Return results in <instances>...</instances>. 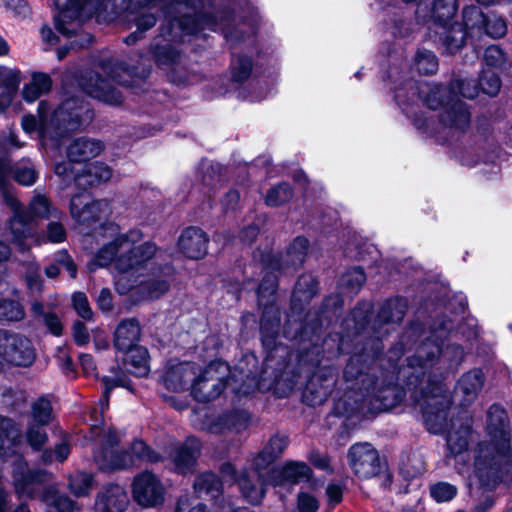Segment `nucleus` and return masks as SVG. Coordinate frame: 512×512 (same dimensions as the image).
<instances>
[{"mask_svg": "<svg viewBox=\"0 0 512 512\" xmlns=\"http://www.w3.org/2000/svg\"><path fill=\"white\" fill-rule=\"evenodd\" d=\"M113 376H105L102 381L104 384L103 399L100 401L101 411L108 407L109 395L114 387H125L130 389L129 379L123 372L112 370Z\"/></svg>", "mask_w": 512, "mask_h": 512, "instance_id": "obj_45", "label": "nucleus"}, {"mask_svg": "<svg viewBox=\"0 0 512 512\" xmlns=\"http://www.w3.org/2000/svg\"><path fill=\"white\" fill-rule=\"evenodd\" d=\"M199 455L200 442L196 438H188L175 451L173 461L176 469L181 473L191 470L195 466Z\"/></svg>", "mask_w": 512, "mask_h": 512, "instance_id": "obj_31", "label": "nucleus"}, {"mask_svg": "<svg viewBox=\"0 0 512 512\" xmlns=\"http://www.w3.org/2000/svg\"><path fill=\"white\" fill-rule=\"evenodd\" d=\"M30 216L43 219H59L62 213L53 207L49 199L40 193H36L29 203V208L26 210Z\"/></svg>", "mask_w": 512, "mask_h": 512, "instance_id": "obj_37", "label": "nucleus"}, {"mask_svg": "<svg viewBox=\"0 0 512 512\" xmlns=\"http://www.w3.org/2000/svg\"><path fill=\"white\" fill-rule=\"evenodd\" d=\"M91 434L94 440V460L102 471L125 470L138 467L145 462H158L161 457L143 441L135 440L129 449L117 451L120 437L110 426L93 424Z\"/></svg>", "mask_w": 512, "mask_h": 512, "instance_id": "obj_4", "label": "nucleus"}, {"mask_svg": "<svg viewBox=\"0 0 512 512\" xmlns=\"http://www.w3.org/2000/svg\"><path fill=\"white\" fill-rule=\"evenodd\" d=\"M478 86L483 93L489 96H495L501 88V81L496 72L491 69H487L482 72Z\"/></svg>", "mask_w": 512, "mask_h": 512, "instance_id": "obj_54", "label": "nucleus"}, {"mask_svg": "<svg viewBox=\"0 0 512 512\" xmlns=\"http://www.w3.org/2000/svg\"><path fill=\"white\" fill-rule=\"evenodd\" d=\"M9 167L7 159L0 157V192L4 203L11 209L13 215L8 221V227L11 234V241L22 252L29 251L31 244L28 240H32L35 244L40 245V234H38L32 223L33 218L22 207L13 191L8 187Z\"/></svg>", "mask_w": 512, "mask_h": 512, "instance_id": "obj_9", "label": "nucleus"}, {"mask_svg": "<svg viewBox=\"0 0 512 512\" xmlns=\"http://www.w3.org/2000/svg\"><path fill=\"white\" fill-rule=\"evenodd\" d=\"M59 219L51 220L46 227V233L40 235L41 244L44 242L61 243L66 239V229Z\"/></svg>", "mask_w": 512, "mask_h": 512, "instance_id": "obj_57", "label": "nucleus"}, {"mask_svg": "<svg viewBox=\"0 0 512 512\" xmlns=\"http://www.w3.org/2000/svg\"><path fill=\"white\" fill-rule=\"evenodd\" d=\"M407 303L402 298H394L386 301L380 308L376 324H398L406 313Z\"/></svg>", "mask_w": 512, "mask_h": 512, "instance_id": "obj_36", "label": "nucleus"}, {"mask_svg": "<svg viewBox=\"0 0 512 512\" xmlns=\"http://www.w3.org/2000/svg\"><path fill=\"white\" fill-rule=\"evenodd\" d=\"M484 60L488 66H500L505 60L504 53L498 46L491 45L485 49Z\"/></svg>", "mask_w": 512, "mask_h": 512, "instance_id": "obj_64", "label": "nucleus"}, {"mask_svg": "<svg viewBox=\"0 0 512 512\" xmlns=\"http://www.w3.org/2000/svg\"><path fill=\"white\" fill-rule=\"evenodd\" d=\"M308 244L306 238L297 237L289 246L285 256H268L267 267L272 270H281L284 272L300 267L305 261Z\"/></svg>", "mask_w": 512, "mask_h": 512, "instance_id": "obj_18", "label": "nucleus"}, {"mask_svg": "<svg viewBox=\"0 0 512 512\" xmlns=\"http://www.w3.org/2000/svg\"><path fill=\"white\" fill-rule=\"evenodd\" d=\"M112 177L111 168L102 162H95L77 170L74 176L75 184L83 189L107 182Z\"/></svg>", "mask_w": 512, "mask_h": 512, "instance_id": "obj_25", "label": "nucleus"}, {"mask_svg": "<svg viewBox=\"0 0 512 512\" xmlns=\"http://www.w3.org/2000/svg\"><path fill=\"white\" fill-rule=\"evenodd\" d=\"M203 0H176L165 9L166 24L160 28L161 37L167 42L151 45V52L156 63L160 66H170L178 62L180 53L174 49L170 41H182L184 35H193L209 28L216 30L220 27L225 30L223 21H228L227 16L210 15L204 12Z\"/></svg>", "mask_w": 512, "mask_h": 512, "instance_id": "obj_2", "label": "nucleus"}, {"mask_svg": "<svg viewBox=\"0 0 512 512\" xmlns=\"http://www.w3.org/2000/svg\"><path fill=\"white\" fill-rule=\"evenodd\" d=\"M141 238L142 233L139 230L118 234L112 241L104 244L88 263L89 271L93 272L113 263L115 269L122 275L119 281L125 274L138 273L157 251L155 244L151 242L135 246Z\"/></svg>", "mask_w": 512, "mask_h": 512, "instance_id": "obj_5", "label": "nucleus"}, {"mask_svg": "<svg viewBox=\"0 0 512 512\" xmlns=\"http://www.w3.org/2000/svg\"><path fill=\"white\" fill-rule=\"evenodd\" d=\"M227 371L226 363H210L191 384L192 396L199 402H209L219 397L227 385L224 375Z\"/></svg>", "mask_w": 512, "mask_h": 512, "instance_id": "obj_13", "label": "nucleus"}, {"mask_svg": "<svg viewBox=\"0 0 512 512\" xmlns=\"http://www.w3.org/2000/svg\"><path fill=\"white\" fill-rule=\"evenodd\" d=\"M450 90L436 83L409 82L406 87L399 88L395 92V99L401 106L403 112L412 117L410 102L414 103L415 98L421 100L429 109L436 110L440 107L445 109L447 102H452Z\"/></svg>", "mask_w": 512, "mask_h": 512, "instance_id": "obj_10", "label": "nucleus"}, {"mask_svg": "<svg viewBox=\"0 0 512 512\" xmlns=\"http://www.w3.org/2000/svg\"><path fill=\"white\" fill-rule=\"evenodd\" d=\"M208 238L199 228L185 229L178 240L181 252L191 259H200L207 253Z\"/></svg>", "mask_w": 512, "mask_h": 512, "instance_id": "obj_21", "label": "nucleus"}, {"mask_svg": "<svg viewBox=\"0 0 512 512\" xmlns=\"http://www.w3.org/2000/svg\"><path fill=\"white\" fill-rule=\"evenodd\" d=\"M263 470L244 471L238 479L242 496L251 504H259L265 495V480Z\"/></svg>", "mask_w": 512, "mask_h": 512, "instance_id": "obj_22", "label": "nucleus"}, {"mask_svg": "<svg viewBox=\"0 0 512 512\" xmlns=\"http://www.w3.org/2000/svg\"><path fill=\"white\" fill-rule=\"evenodd\" d=\"M269 301L263 310L260 331L262 336V343L268 349H273L276 343V338L280 326V313L272 305H268Z\"/></svg>", "mask_w": 512, "mask_h": 512, "instance_id": "obj_30", "label": "nucleus"}, {"mask_svg": "<svg viewBox=\"0 0 512 512\" xmlns=\"http://www.w3.org/2000/svg\"><path fill=\"white\" fill-rule=\"evenodd\" d=\"M359 356L351 357L344 369V378L347 381H358V389L363 396V401L373 412L387 411L403 399V391L395 386L392 381L386 382L375 377L374 374L362 373L358 369Z\"/></svg>", "mask_w": 512, "mask_h": 512, "instance_id": "obj_8", "label": "nucleus"}, {"mask_svg": "<svg viewBox=\"0 0 512 512\" xmlns=\"http://www.w3.org/2000/svg\"><path fill=\"white\" fill-rule=\"evenodd\" d=\"M470 426L468 424L461 423L456 427V423H453L452 429L447 435V454L445 456L447 463H450L451 459L457 460V458H463L464 453L467 452L469 445Z\"/></svg>", "mask_w": 512, "mask_h": 512, "instance_id": "obj_28", "label": "nucleus"}, {"mask_svg": "<svg viewBox=\"0 0 512 512\" xmlns=\"http://www.w3.org/2000/svg\"><path fill=\"white\" fill-rule=\"evenodd\" d=\"M456 13V0H434L429 19L445 28Z\"/></svg>", "mask_w": 512, "mask_h": 512, "instance_id": "obj_40", "label": "nucleus"}, {"mask_svg": "<svg viewBox=\"0 0 512 512\" xmlns=\"http://www.w3.org/2000/svg\"><path fill=\"white\" fill-rule=\"evenodd\" d=\"M349 464L359 478L368 479L380 471V459L377 450L367 442L356 443L348 451Z\"/></svg>", "mask_w": 512, "mask_h": 512, "instance_id": "obj_15", "label": "nucleus"}, {"mask_svg": "<svg viewBox=\"0 0 512 512\" xmlns=\"http://www.w3.org/2000/svg\"><path fill=\"white\" fill-rule=\"evenodd\" d=\"M73 308L77 314L86 321L93 318V311L89 305L87 296L82 292H76L72 295Z\"/></svg>", "mask_w": 512, "mask_h": 512, "instance_id": "obj_61", "label": "nucleus"}, {"mask_svg": "<svg viewBox=\"0 0 512 512\" xmlns=\"http://www.w3.org/2000/svg\"><path fill=\"white\" fill-rule=\"evenodd\" d=\"M45 425L28 422L25 431L27 444L35 451H40L48 441Z\"/></svg>", "mask_w": 512, "mask_h": 512, "instance_id": "obj_46", "label": "nucleus"}, {"mask_svg": "<svg viewBox=\"0 0 512 512\" xmlns=\"http://www.w3.org/2000/svg\"><path fill=\"white\" fill-rule=\"evenodd\" d=\"M36 359L32 341L21 333L0 330V364L30 367Z\"/></svg>", "mask_w": 512, "mask_h": 512, "instance_id": "obj_12", "label": "nucleus"}, {"mask_svg": "<svg viewBox=\"0 0 512 512\" xmlns=\"http://www.w3.org/2000/svg\"><path fill=\"white\" fill-rule=\"evenodd\" d=\"M482 29L492 38H501L507 33V24L503 17L492 14L486 16Z\"/></svg>", "mask_w": 512, "mask_h": 512, "instance_id": "obj_59", "label": "nucleus"}, {"mask_svg": "<svg viewBox=\"0 0 512 512\" xmlns=\"http://www.w3.org/2000/svg\"><path fill=\"white\" fill-rule=\"evenodd\" d=\"M171 274V268L166 266L162 269L160 275L153 274L148 279L139 282L141 289L146 295L153 299L158 298L168 291L170 287L169 275ZM138 282L135 280L128 285L127 289L136 286Z\"/></svg>", "mask_w": 512, "mask_h": 512, "instance_id": "obj_33", "label": "nucleus"}, {"mask_svg": "<svg viewBox=\"0 0 512 512\" xmlns=\"http://www.w3.org/2000/svg\"><path fill=\"white\" fill-rule=\"evenodd\" d=\"M232 79L235 82H244L252 71V61L246 56H238L232 60Z\"/></svg>", "mask_w": 512, "mask_h": 512, "instance_id": "obj_56", "label": "nucleus"}, {"mask_svg": "<svg viewBox=\"0 0 512 512\" xmlns=\"http://www.w3.org/2000/svg\"><path fill=\"white\" fill-rule=\"evenodd\" d=\"M128 504L125 489L120 485H109L98 495L95 512H123Z\"/></svg>", "mask_w": 512, "mask_h": 512, "instance_id": "obj_23", "label": "nucleus"}, {"mask_svg": "<svg viewBox=\"0 0 512 512\" xmlns=\"http://www.w3.org/2000/svg\"><path fill=\"white\" fill-rule=\"evenodd\" d=\"M52 86V81L47 74L34 73L31 82L24 85L22 96L27 102L36 101L42 94L47 93Z\"/></svg>", "mask_w": 512, "mask_h": 512, "instance_id": "obj_38", "label": "nucleus"}, {"mask_svg": "<svg viewBox=\"0 0 512 512\" xmlns=\"http://www.w3.org/2000/svg\"><path fill=\"white\" fill-rule=\"evenodd\" d=\"M93 478L91 474L85 472H77L69 479V488L76 496L87 495L92 488Z\"/></svg>", "mask_w": 512, "mask_h": 512, "instance_id": "obj_51", "label": "nucleus"}, {"mask_svg": "<svg viewBox=\"0 0 512 512\" xmlns=\"http://www.w3.org/2000/svg\"><path fill=\"white\" fill-rule=\"evenodd\" d=\"M194 490L199 497L210 496L216 498L222 490V482L215 473H202L195 479Z\"/></svg>", "mask_w": 512, "mask_h": 512, "instance_id": "obj_39", "label": "nucleus"}, {"mask_svg": "<svg viewBox=\"0 0 512 512\" xmlns=\"http://www.w3.org/2000/svg\"><path fill=\"white\" fill-rule=\"evenodd\" d=\"M24 265L27 288L32 293H41L43 289V280L40 275L39 265L34 261L27 262Z\"/></svg>", "mask_w": 512, "mask_h": 512, "instance_id": "obj_53", "label": "nucleus"}, {"mask_svg": "<svg viewBox=\"0 0 512 512\" xmlns=\"http://www.w3.org/2000/svg\"><path fill=\"white\" fill-rule=\"evenodd\" d=\"M311 475L310 467L304 462H288L281 471L284 480L291 483H297L301 480L308 479Z\"/></svg>", "mask_w": 512, "mask_h": 512, "instance_id": "obj_47", "label": "nucleus"}, {"mask_svg": "<svg viewBox=\"0 0 512 512\" xmlns=\"http://www.w3.org/2000/svg\"><path fill=\"white\" fill-rule=\"evenodd\" d=\"M486 15L477 6H468L463 10L464 30H481L485 23Z\"/></svg>", "mask_w": 512, "mask_h": 512, "instance_id": "obj_52", "label": "nucleus"}, {"mask_svg": "<svg viewBox=\"0 0 512 512\" xmlns=\"http://www.w3.org/2000/svg\"><path fill=\"white\" fill-rule=\"evenodd\" d=\"M439 355L458 364L464 358V350L457 344L441 349L437 343L427 340L417 348L412 357L408 358L407 367L399 371V374L407 378L409 389L420 390L421 399L416 398V401L420 403L425 423L433 433L443 430L446 411L450 404L448 396L442 394L441 384L431 383L429 371Z\"/></svg>", "mask_w": 512, "mask_h": 512, "instance_id": "obj_1", "label": "nucleus"}, {"mask_svg": "<svg viewBox=\"0 0 512 512\" xmlns=\"http://www.w3.org/2000/svg\"><path fill=\"white\" fill-rule=\"evenodd\" d=\"M0 157H5L7 159L8 167H9V179H8V187L11 189L10 179L13 174L14 179L21 185L29 186L32 185L37 178V173L31 165H19L16 166L14 170H12L10 165V159L8 158L6 153L0 152Z\"/></svg>", "mask_w": 512, "mask_h": 512, "instance_id": "obj_44", "label": "nucleus"}, {"mask_svg": "<svg viewBox=\"0 0 512 512\" xmlns=\"http://www.w3.org/2000/svg\"><path fill=\"white\" fill-rule=\"evenodd\" d=\"M318 290V283L311 275L301 276L296 285L293 297L298 300H310Z\"/></svg>", "mask_w": 512, "mask_h": 512, "instance_id": "obj_48", "label": "nucleus"}, {"mask_svg": "<svg viewBox=\"0 0 512 512\" xmlns=\"http://www.w3.org/2000/svg\"><path fill=\"white\" fill-rule=\"evenodd\" d=\"M416 65L419 72L432 74L437 71L438 61L434 53L429 50H420L416 56Z\"/></svg>", "mask_w": 512, "mask_h": 512, "instance_id": "obj_60", "label": "nucleus"}, {"mask_svg": "<svg viewBox=\"0 0 512 512\" xmlns=\"http://www.w3.org/2000/svg\"><path fill=\"white\" fill-rule=\"evenodd\" d=\"M471 115L466 104L460 100L447 102V107L440 113L436 122L426 115H415L414 126L421 132L435 135L442 129H449L454 132H465L470 126Z\"/></svg>", "mask_w": 512, "mask_h": 512, "instance_id": "obj_11", "label": "nucleus"}, {"mask_svg": "<svg viewBox=\"0 0 512 512\" xmlns=\"http://www.w3.org/2000/svg\"><path fill=\"white\" fill-rule=\"evenodd\" d=\"M20 438V428L11 418L0 415V459L14 453L16 440Z\"/></svg>", "mask_w": 512, "mask_h": 512, "instance_id": "obj_34", "label": "nucleus"}, {"mask_svg": "<svg viewBox=\"0 0 512 512\" xmlns=\"http://www.w3.org/2000/svg\"><path fill=\"white\" fill-rule=\"evenodd\" d=\"M74 0H54V4L58 9V13L55 15V27L57 31H67L75 29L77 26L76 22H71V28L65 27L66 20L69 19H77V17L81 15H89L99 8H101L106 0H96L95 2L92 0H88L84 3L81 8L73 9V7L69 6V3H72Z\"/></svg>", "mask_w": 512, "mask_h": 512, "instance_id": "obj_19", "label": "nucleus"}, {"mask_svg": "<svg viewBox=\"0 0 512 512\" xmlns=\"http://www.w3.org/2000/svg\"><path fill=\"white\" fill-rule=\"evenodd\" d=\"M13 484L16 494L22 498L40 497L48 506V512H75V503L67 496L59 494L53 487L42 491L41 485L49 480L50 475L40 469L31 470L22 457L13 463Z\"/></svg>", "mask_w": 512, "mask_h": 512, "instance_id": "obj_7", "label": "nucleus"}, {"mask_svg": "<svg viewBox=\"0 0 512 512\" xmlns=\"http://www.w3.org/2000/svg\"><path fill=\"white\" fill-rule=\"evenodd\" d=\"M140 325L135 318L122 320L114 333V346L121 352H132L140 339Z\"/></svg>", "mask_w": 512, "mask_h": 512, "instance_id": "obj_24", "label": "nucleus"}, {"mask_svg": "<svg viewBox=\"0 0 512 512\" xmlns=\"http://www.w3.org/2000/svg\"><path fill=\"white\" fill-rule=\"evenodd\" d=\"M450 94L461 95L473 99L479 93L478 82L475 79H454L450 83Z\"/></svg>", "mask_w": 512, "mask_h": 512, "instance_id": "obj_49", "label": "nucleus"}, {"mask_svg": "<svg viewBox=\"0 0 512 512\" xmlns=\"http://www.w3.org/2000/svg\"><path fill=\"white\" fill-rule=\"evenodd\" d=\"M366 281L364 271L359 268L347 270L340 278L339 285L347 294H356Z\"/></svg>", "mask_w": 512, "mask_h": 512, "instance_id": "obj_42", "label": "nucleus"}, {"mask_svg": "<svg viewBox=\"0 0 512 512\" xmlns=\"http://www.w3.org/2000/svg\"><path fill=\"white\" fill-rule=\"evenodd\" d=\"M487 431L490 441L479 446L474 473L482 486L493 488L512 474L509 418L502 406L488 409Z\"/></svg>", "mask_w": 512, "mask_h": 512, "instance_id": "obj_3", "label": "nucleus"}, {"mask_svg": "<svg viewBox=\"0 0 512 512\" xmlns=\"http://www.w3.org/2000/svg\"><path fill=\"white\" fill-rule=\"evenodd\" d=\"M132 496L142 507H156L164 502L165 488L155 474L144 471L133 479Z\"/></svg>", "mask_w": 512, "mask_h": 512, "instance_id": "obj_14", "label": "nucleus"}, {"mask_svg": "<svg viewBox=\"0 0 512 512\" xmlns=\"http://www.w3.org/2000/svg\"><path fill=\"white\" fill-rule=\"evenodd\" d=\"M277 290V280L276 277L272 274H267L264 276L262 282L258 288V298L259 304H263V298L268 295L272 296Z\"/></svg>", "mask_w": 512, "mask_h": 512, "instance_id": "obj_63", "label": "nucleus"}, {"mask_svg": "<svg viewBox=\"0 0 512 512\" xmlns=\"http://www.w3.org/2000/svg\"><path fill=\"white\" fill-rule=\"evenodd\" d=\"M101 71L86 73L81 77L79 85L85 93L109 105H118L123 100L121 92L111 80L119 85L129 86L132 85L134 77L142 78L146 75L144 71L138 73L136 67H129L115 59L102 62Z\"/></svg>", "mask_w": 512, "mask_h": 512, "instance_id": "obj_6", "label": "nucleus"}, {"mask_svg": "<svg viewBox=\"0 0 512 512\" xmlns=\"http://www.w3.org/2000/svg\"><path fill=\"white\" fill-rule=\"evenodd\" d=\"M70 211L78 223L90 225L107 216L111 207L110 202L106 199L88 201L86 196L78 194L71 199Z\"/></svg>", "mask_w": 512, "mask_h": 512, "instance_id": "obj_16", "label": "nucleus"}, {"mask_svg": "<svg viewBox=\"0 0 512 512\" xmlns=\"http://www.w3.org/2000/svg\"><path fill=\"white\" fill-rule=\"evenodd\" d=\"M104 149L101 141L91 138H78L67 148V157L73 162H85L97 157Z\"/></svg>", "mask_w": 512, "mask_h": 512, "instance_id": "obj_29", "label": "nucleus"}, {"mask_svg": "<svg viewBox=\"0 0 512 512\" xmlns=\"http://www.w3.org/2000/svg\"><path fill=\"white\" fill-rule=\"evenodd\" d=\"M197 370V365L191 362H180L171 365L164 374V385L171 391H183L186 389L188 383H193Z\"/></svg>", "mask_w": 512, "mask_h": 512, "instance_id": "obj_20", "label": "nucleus"}, {"mask_svg": "<svg viewBox=\"0 0 512 512\" xmlns=\"http://www.w3.org/2000/svg\"><path fill=\"white\" fill-rule=\"evenodd\" d=\"M20 82V70L0 65V87L5 88L8 93H15Z\"/></svg>", "mask_w": 512, "mask_h": 512, "instance_id": "obj_55", "label": "nucleus"}, {"mask_svg": "<svg viewBox=\"0 0 512 512\" xmlns=\"http://www.w3.org/2000/svg\"><path fill=\"white\" fill-rule=\"evenodd\" d=\"M288 445V438L284 435H274L265 444L263 449L252 459V466L257 470H266Z\"/></svg>", "mask_w": 512, "mask_h": 512, "instance_id": "obj_27", "label": "nucleus"}, {"mask_svg": "<svg viewBox=\"0 0 512 512\" xmlns=\"http://www.w3.org/2000/svg\"><path fill=\"white\" fill-rule=\"evenodd\" d=\"M31 420L29 422L49 425L54 418L53 408L47 397H40L31 404Z\"/></svg>", "mask_w": 512, "mask_h": 512, "instance_id": "obj_41", "label": "nucleus"}, {"mask_svg": "<svg viewBox=\"0 0 512 512\" xmlns=\"http://www.w3.org/2000/svg\"><path fill=\"white\" fill-rule=\"evenodd\" d=\"M54 117L63 122L67 129L74 130L90 122L93 113L82 99L71 97L62 102Z\"/></svg>", "mask_w": 512, "mask_h": 512, "instance_id": "obj_17", "label": "nucleus"}, {"mask_svg": "<svg viewBox=\"0 0 512 512\" xmlns=\"http://www.w3.org/2000/svg\"><path fill=\"white\" fill-rule=\"evenodd\" d=\"M30 311L37 323H42L54 336H61L63 325L59 316L52 311H46L43 302L34 300L31 303Z\"/></svg>", "mask_w": 512, "mask_h": 512, "instance_id": "obj_35", "label": "nucleus"}, {"mask_svg": "<svg viewBox=\"0 0 512 512\" xmlns=\"http://www.w3.org/2000/svg\"><path fill=\"white\" fill-rule=\"evenodd\" d=\"M293 197V190L288 183H281L271 188L265 197V203L268 206L282 205Z\"/></svg>", "mask_w": 512, "mask_h": 512, "instance_id": "obj_50", "label": "nucleus"}, {"mask_svg": "<svg viewBox=\"0 0 512 512\" xmlns=\"http://www.w3.org/2000/svg\"><path fill=\"white\" fill-rule=\"evenodd\" d=\"M25 311L23 306L13 300H0V319L8 321H20L24 318Z\"/></svg>", "mask_w": 512, "mask_h": 512, "instance_id": "obj_58", "label": "nucleus"}, {"mask_svg": "<svg viewBox=\"0 0 512 512\" xmlns=\"http://www.w3.org/2000/svg\"><path fill=\"white\" fill-rule=\"evenodd\" d=\"M484 385V374L480 369L465 373L458 381L456 392L463 395L464 404L473 402Z\"/></svg>", "mask_w": 512, "mask_h": 512, "instance_id": "obj_32", "label": "nucleus"}, {"mask_svg": "<svg viewBox=\"0 0 512 512\" xmlns=\"http://www.w3.org/2000/svg\"><path fill=\"white\" fill-rule=\"evenodd\" d=\"M334 372L330 367H321L312 375L308 381L306 392L304 394L307 397V392L314 394L311 399L312 404L320 403L325 400L329 393L330 388L334 384Z\"/></svg>", "mask_w": 512, "mask_h": 512, "instance_id": "obj_26", "label": "nucleus"}, {"mask_svg": "<svg viewBox=\"0 0 512 512\" xmlns=\"http://www.w3.org/2000/svg\"><path fill=\"white\" fill-rule=\"evenodd\" d=\"M457 494V488L449 483L440 482L431 487V496L437 502L449 501Z\"/></svg>", "mask_w": 512, "mask_h": 512, "instance_id": "obj_62", "label": "nucleus"}, {"mask_svg": "<svg viewBox=\"0 0 512 512\" xmlns=\"http://www.w3.org/2000/svg\"><path fill=\"white\" fill-rule=\"evenodd\" d=\"M441 33L443 43L450 52H453L463 46L467 31L459 24H451L442 28Z\"/></svg>", "mask_w": 512, "mask_h": 512, "instance_id": "obj_43", "label": "nucleus"}]
</instances>
